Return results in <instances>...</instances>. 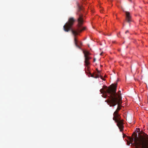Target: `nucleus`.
Here are the masks:
<instances>
[{
	"instance_id": "f257e3e1",
	"label": "nucleus",
	"mask_w": 148,
	"mask_h": 148,
	"mask_svg": "<svg viewBox=\"0 0 148 148\" xmlns=\"http://www.w3.org/2000/svg\"><path fill=\"white\" fill-rule=\"evenodd\" d=\"M77 9L76 13L77 21L78 22L77 31L74 30L72 28V26L75 21V20L73 17H71L69 19L68 22L64 25L63 28L65 32H68L69 30L71 31L73 34L74 36V43L77 47L79 48L77 45L75 36L78 34V33L81 32L82 31L86 30V28L85 27H83L82 26L84 21L85 17V16L83 15V13L84 12L83 7L81 4L78 3H77Z\"/></svg>"
},
{
	"instance_id": "f03ea898",
	"label": "nucleus",
	"mask_w": 148,
	"mask_h": 148,
	"mask_svg": "<svg viewBox=\"0 0 148 148\" xmlns=\"http://www.w3.org/2000/svg\"><path fill=\"white\" fill-rule=\"evenodd\" d=\"M137 132H138V135L134 132L132 137H128L130 142H127V145H130L131 143L132 144L134 141L136 148H148V135L143 131H140L139 129Z\"/></svg>"
},
{
	"instance_id": "7ed1b4c3",
	"label": "nucleus",
	"mask_w": 148,
	"mask_h": 148,
	"mask_svg": "<svg viewBox=\"0 0 148 148\" xmlns=\"http://www.w3.org/2000/svg\"><path fill=\"white\" fill-rule=\"evenodd\" d=\"M117 83L112 84L109 87L104 86L103 88L100 89V91L103 94L102 97L105 98L108 97V99H111L112 98L119 99L121 98L122 101V97L121 91L119 90L118 93L116 92Z\"/></svg>"
},
{
	"instance_id": "20e7f679",
	"label": "nucleus",
	"mask_w": 148,
	"mask_h": 148,
	"mask_svg": "<svg viewBox=\"0 0 148 148\" xmlns=\"http://www.w3.org/2000/svg\"><path fill=\"white\" fill-rule=\"evenodd\" d=\"M107 102L110 106H114L117 104L118 105L117 108L114 112V114H118L119 111L121 109L120 105L122 103L121 98L115 99L112 98L111 99H108Z\"/></svg>"
},
{
	"instance_id": "39448f33",
	"label": "nucleus",
	"mask_w": 148,
	"mask_h": 148,
	"mask_svg": "<svg viewBox=\"0 0 148 148\" xmlns=\"http://www.w3.org/2000/svg\"><path fill=\"white\" fill-rule=\"evenodd\" d=\"M114 114V117L113 118L115 122L117 123V125L119 127L120 132L122 131L123 129V121L121 119V117L118 114Z\"/></svg>"
},
{
	"instance_id": "423d86ee",
	"label": "nucleus",
	"mask_w": 148,
	"mask_h": 148,
	"mask_svg": "<svg viewBox=\"0 0 148 148\" xmlns=\"http://www.w3.org/2000/svg\"><path fill=\"white\" fill-rule=\"evenodd\" d=\"M83 53L84 54V56L85 57V64L86 68H87L88 69L89 68V67L88 66L90 64L89 60L91 59L90 57L89 56V55H90V53L88 51H84Z\"/></svg>"
},
{
	"instance_id": "0eeeda50",
	"label": "nucleus",
	"mask_w": 148,
	"mask_h": 148,
	"mask_svg": "<svg viewBox=\"0 0 148 148\" xmlns=\"http://www.w3.org/2000/svg\"><path fill=\"white\" fill-rule=\"evenodd\" d=\"M89 69H87V68H86V72L87 74L88 75V76H90L91 77H93L95 78H97L98 77H99V74H96L95 75H94L93 74H92L90 73V72L89 70ZM98 74H99L100 73V71H98Z\"/></svg>"
},
{
	"instance_id": "6e6552de",
	"label": "nucleus",
	"mask_w": 148,
	"mask_h": 148,
	"mask_svg": "<svg viewBox=\"0 0 148 148\" xmlns=\"http://www.w3.org/2000/svg\"><path fill=\"white\" fill-rule=\"evenodd\" d=\"M123 11L125 13L126 16V21L128 23H130L132 21V19L130 12H128L125 11L124 10H123Z\"/></svg>"
},
{
	"instance_id": "1a4fd4ad",
	"label": "nucleus",
	"mask_w": 148,
	"mask_h": 148,
	"mask_svg": "<svg viewBox=\"0 0 148 148\" xmlns=\"http://www.w3.org/2000/svg\"><path fill=\"white\" fill-rule=\"evenodd\" d=\"M75 38H76V37H75ZM77 40V45H78L79 47H79H77L76 46H76L77 47V48H79V49H80L81 48H80V46H79L78 45V44H79V45H82V42H81V41L78 42V41H77V40Z\"/></svg>"
},
{
	"instance_id": "9d476101",
	"label": "nucleus",
	"mask_w": 148,
	"mask_h": 148,
	"mask_svg": "<svg viewBox=\"0 0 148 148\" xmlns=\"http://www.w3.org/2000/svg\"><path fill=\"white\" fill-rule=\"evenodd\" d=\"M100 77L101 78V79H102V80H105V79L103 78V77L101 75H100Z\"/></svg>"
},
{
	"instance_id": "9b49d317",
	"label": "nucleus",
	"mask_w": 148,
	"mask_h": 148,
	"mask_svg": "<svg viewBox=\"0 0 148 148\" xmlns=\"http://www.w3.org/2000/svg\"><path fill=\"white\" fill-rule=\"evenodd\" d=\"M129 32V31L128 30H127L126 32H125V33L126 34L127 33H128Z\"/></svg>"
},
{
	"instance_id": "f8f14e48",
	"label": "nucleus",
	"mask_w": 148,
	"mask_h": 148,
	"mask_svg": "<svg viewBox=\"0 0 148 148\" xmlns=\"http://www.w3.org/2000/svg\"><path fill=\"white\" fill-rule=\"evenodd\" d=\"M86 0H82V1H83V3H84V4H85V1H86Z\"/></svg>"
},
{
	"instance_id": "ddd939ff",
	"label": "nucleus",
	"mask_w": 148,
	"mask_h": 148,
	"mask_svg": "<svg viewBox=\"0 0 148 148\" xmlns=\"http://www.w3.org/2000/svg\"><path fill=\"white\" fill-rule=\"evenodd\" d=\"M95 60H96V59L95 58H94L93 60V62H95Z\"/></svg>"
},
{
	"instance_id": "4468645a",
	"label": "nucleus",
	"mask_w": 148,
	"mask_h": 148,
	"mask_svg": "<svg viewBox=\"0 0 148 148\" xmlns=\"http://www.w3.org/2000/svg\"><path fill=\"white\" fill-rule=\"evenodd\" d=\"M102 53H101L100 54V55H102Z\"/></svg>"
},
{
	"instance_id": "2eb2a0df",
	"label": "nucleus",
	"mask_w": 148,
	"mask_h": 148,
	"mask_svg": "<svg viewBox=\"0 0 148 148\" xmlns=\"http://www.w3.org/2000/svg\"><path fill=\"white\" fill-rule=\"evenodd\" d=\"M123 26H124L125 25L124 23H123Z\"/></svg>"
}]
</instances>
